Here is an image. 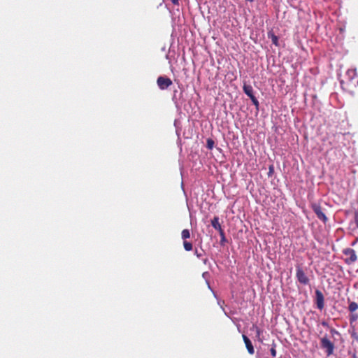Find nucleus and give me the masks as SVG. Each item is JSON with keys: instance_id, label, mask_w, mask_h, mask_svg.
Instances as JSON below:
<instances>
[{"instance_id": "cd10ccee", "label": "nucleus", "mask_w": 358, "mask_h": 358, "mask_svg": "<svg viewBox=\"0 0 358 358\" xmlns=\"http://www.w3.org/2000/svg\"><path fill=\"white\" fill-rule=\"evenodd\" d=\"M357 85H358V80H357Z\"/></svg>"}, {"instance_id": "1a4fd4ad", "label": "nucleus", "mask_w": 358, "mask_h": 358, "mask_svg": "<svg viewBox=\"0 0 358 358\" xmlns=\"http://www.w3.org/2000/svg\"><path fill=\"white\" fill-rule=\"evenodd\" d=\"M243 91H244V93L248 95V96H249V97H254L255 96L254 94H253L252 86L245 84L243 85Z\"/></svg>"}, {"instance_id": "aec40b11", "label": "nucleus", "mask_w": 358, "mask_h": 358, "mask_svg": "<svg viewBox=\"0 0 358 358\" xmlns=\"http://www.w3.org/2000/svg\"><path fill=\"white\" fill-rule=\"evenodd\" d=\"M221 236V243L222 244L224 242H226L227 239H226V237L224 236V231H222V235H220Z\"/></svg>"}, {"instance_id": "4be33fe9", "label": "nucleus", "mask_w": 358, "mask_h": 358, "mask_svg": "<svg viewBox=\"0 0 358 358\" xmlns=\"http://www.w3.org/2000/svg\"><path fill=\"white\" fill-rule=\"evenodd\" d=\"M352 358H357V356L356 352H353V353L352 354Z\"/></svg>"}, {"instance_id": "39448f33", "label": "nucleus", "mask_w": 358, "mask_h": 358, "mask_svg": "<svg viewBox=\"0 0 358 358\" xmlns=\"http://www.w3.org/2000/svg\"><path fill=\"white\" fill-rule=\"evenodd\" d=\"M343 254L348 257L345 259V262L348 264H352L357 262V257L356 252L352 248H347L343 250Z\"/></svg>"}, {"instance_id": "b1692460", "label": "nucleus", "mask_w": 358, "mask_h": 358, "mask_svg": "<svg viewBox=\"0 0 358 358\" xmlns=\"http://www.w3.org/2000/svg\"><path fill=\"white\" fill-rule=\"evenodd\" d=\"M195 254L196 255L197 257H201V254H199L197 252V250L195 251Z\"/></svg>"}, {"instance_id": "4468645a", "label": "nucleus", "mask_w": 358, "mask_h": 358, "mask_svg": "<svg viewBox=\"0 0 358 358\" xmlns=\"http://www.w3.org/2000/svg\"><path fill=\"white\" fill-rule=\"evenodd\" d=\"M214 147V141L213 139L208 138L206 140V148L209 150L213 149Z\"/></svg>"}, {"instance_id": "a878e982", "label": "nucleus", "mask_w": 358, "mask_h": 358, "mask_svg": "<svg viewBox=\"0 0 358 358\" xmlns=\"http://www.w3.org/2000/svg\"><path fill=\"white\" fill-rule=\"evenodd\" d=\"M248 1H250V2H253V0H247Z\"/></svg>"}, {"instance_id": "f257e3e1", "label": "nucleus", "mask_w": 358, "mask_h": 358, "mask_svg": "<svg viewBox=\"0 0 358 358\" xmlns=\"http://www.w3.org/2000/svg\"><path fill=\"white\" fill-rule=\"evenodd\" d=\"M310 208H312L314 213L317 215V218L322 221L324 224H326L328 218L322 206L319 203H310Z\"/></svg>"}, {"instance_id": "f3484780", "label": "nucleus", "mask_w": 358, "mask_h": 358, "mask_svg": "<svg viewBox=\"0 0 358 358\" xmlns=\"http://www.w3.org/2000/svg\"><path fill=\"white\" fill-rule=\"evenodd\" d=\"M351 336L354 340H356L358 342V335L355 330L351 332Z\"/></svg>"}, {"instance_id": "423d86ee", "label": "nucleus", "mask_w": 358, "mask_h": 358, "mask_svg": "<svg viewBox=\"0 0 358 358\" xmlns=\"http://www.w3.org/2000/svg\"><path fill=\"white\" fill-rule=\"evenodd\" d=\"M315 294H316V304L317 307L319 310H322L324 308V296L321 290L316 289L315 291Z\"/></svg>"}, {"instance_id": "9d476101", "label": "nucleus", "mask_w": 358, "mask_h": 358, "mask_svg": "<svg viewBox=\"0 0 358 358\" xmlns=\"http://www.w3.org/2000/svg\"><path fill=\"white\" fill-rule=\"evenodd\" d=\"M349 311L354 313L358 309V304L355 301H352L350 303L348 306Z\"/></svg>"}, {"instance_id": "7ed1b4c3", "label": "nucleus", "mask_w": 358, "mask_h": 358, "mask_svg": "<svg viewBox=\"0 0 358 358\" xmlns=\"http://www.w3.org/2000/svg\"><path fill=\"white\" fill-rule=\"evenodd\" d=\"M322 348L325 349L327 356H331L333 354L335 347L334 344L327 336L321 338Z\"/></svg>"}, {"instance_id": "0eeeda50", "label": "nucleus", "mask_w": 358, "mask_h": 358, "mask_svg": "<svg viewBox=\"0 0 358 358\" xmlns=\"http://www.w3.org/2000/svg\"><path fill=\"white\" fill-rule=\"evenodd\" d=\"M211 226L215 229L217 230L220 235H222L223 229L222 228V226L219 223V217H214L213 220H211Z\"/></svg>"}, {"instance_id": "bb28decb", "label": "nucleus", "mask_w": 358, "mask_h": 358, "mask_svg": "<svg viewBox=\"0 0 358 358\" xmlns=\"http://www.w3.org/2000/svg\"><path fill=\"white\" fill-rule=\"evenodd\" d=\"M331 331H332V332H336V330L332 329V330H331Z\"/></svg>"}, {"instance_id": "393cba45", "label": "nucleus", "mask_w": 358, "mask_h": 358, "mask_svg": "<svg viewBox=\"0 0 358 358\" xmlns=\"http://www.w3.org/2000/svg\"><path fill=\"white\" fill-rule=\"evenodd\" d=\"M273 170V166H270V173Z\"/></svg>"}, {"instance_id": "5701e85b", "label": "nucleus", "mask_w": 358, "mask_h": 358, "mask_svg": "<svg viewBox=\"0 0 358 358\" xmlns=\"http://www.w3.org/2000/svg\"><path fill=\"white\" fill-rule=\"evenodd\" d=\"M322 324L323 327H327L328 326V324H327V323L326 322H322Z\"/></svg>"}, {"instance_id": "ddd939ff", "label": "nucleus", "mask_w": 358, "mask_h": 358, "mask_svg": "<svg viewBox=\"0 0 358 358\" xmlns=\"http://www.w3.org/2000/svg\"><path fill=\"white\" fill-rule=\"evenodd\" d=\"M269 37H271V42H273V43L275 46H278V36H275L273 34H269Z\"/></svg>"}, {"instance_id": "6e6552de", "label": "nucleus", "mask_w": 358, "mask_h": 358, "mask_svg": "<svg viewBox=\"0 0 358 358\" xmlns=\"http://www.w3.org/2000/svg\"><path fill=\"white\" fill-rule=\"evenodd\" d=\"M243 341L245 343V348H247V349H248V353L250 355H253L254 354V348H253L252 343L250 341L249 338L247 336L243 334Z\"/></svg>"}, {"instance_id": "412c9836", "label": "nucleus", "mask_w": 358, "mask_h": 358, "mask_svg": "<svg viewBox=\"0 0 358 358\" xmlns=\"http://www.w3.org/2000/svg\"><path fill=\"white\" fill-rule=\"evenodd\" d=\"M170 1L175 6H178L179 5V0H170Z\"/></svg>"}, {"instance_id": "f03ea898", "label": "nucleus", "mask_w": 358, "mask_h": 358, "mask_svg": "<svg viewBox=\"0 0 358 358\" xmlns=\"http://www.w3.org/2000/svg\"><path fill=\"white\" fill-rule=\"evenodd\" d=\"M296 278L299 283L306 285L309 283V278L306 275L305 271L303 268L299 265L296 266Z\"/></svg>"}, {"instance_id": "2eb2a0df", "label": "nucleus", "mask_w": 358, "mask_h": 358, "mask_svg": "<svg viewBox=\"0 0 358 358\" xmlns=\"http://www.w3.org/2000/svg\"><path fill=\"white\" fill-rule=\"evenodd\" d=\"M250 101H252V103L254 104V106H256L257 108H258L259 101H257V97L252 96V97H250Z\"/></svg>"}, {"instance_id": "dca6fc26", "label": "nucleus", "mask_w": 358, "mask_h": 358, "mask_svg": "<svg viewBox=\"0 0 358 358\" xmlns=\"http://www.w3.org/2000/svg\"><path fill=\"white\" fill-rule=\"evenodd\" d=\"M357 314H352L351 316H350V322L352 323L353 322L356 321L357 320Z\"/></svg>"}, {"instance_id": "6ab92c4d", "label": "nucleus", "mask_w": 358, "mask_h": 358, "mask_svg": "<svg viewBox=\"0 0 358 358\" xmlns=\"http://www.w3.org/2000/svg\"><path fill=\"white\" fill-rule=\"evenodd\" d=\"M354 219H355V222H356L357 227L358 228V208L355 213V217H354Z\"/></svg>"}, {"instance_id": "20e7f679", "label": "nucleus", "mask_w": 358, "mask_h": 358, "mask_svg": "<svg viewBox=\"0 0 358 358\" xmlns=\"http://www.w3.org/2000/svg\"><path fill=\"white\" fill-rule=\"evenodd\" d=\"M157 84L159 89L166 90L172 85V81L170 78L165 76H159L157 79Z\"/></svg>"}, {"instance_id": "9b49d317", "label": "nucleus", "mask_w": 358, "mask_h": 358, "mask_svg": "<svg viewBox=\"0 0 358 358\" xmlns=\"http://www.w3.org/2000/svg\"><path fill=\"white\" fill-rule=\"evenodd\" d=\"M183 247H184V250H185L187 251L192 250V243L190 242H188L187 241H183Z\"/></svg>"}, {"instance_id": "a211bd4d", "label": "nucleus", "mask_w": 358, "mask_h": 358, "mask_svg": "<svg viewBox=\"0 0 358 358\" xmlns=\"http://www.w3.org/2000/svg\"><path fill=\"white\" fill-rule=\"evenodd\" d=\"M270 352H271V356H273V357H275L276 356L275 345H273V347L271 348Z\"/></svg>"}, {"instance_id": "f8f14e48", "label": "nucleus", "mask_w": 358, "mask_h": 358, "mask_svg": "<svg viewBox=\"0 0 358 358\" xmlns=\"http://www.w3.org/2000/svg\"><path fill=\"white\" fill-rule=\"evenodd\" d=\"M189 238V231L187 229H185L182 231V238L184 241H187Z\"/></svg>"}]
</instances>
